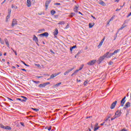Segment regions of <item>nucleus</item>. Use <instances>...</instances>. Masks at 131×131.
Listing matches in <instances>:
<instances>
[{
  "label": "nucleus",
  "instance_id": "f257e3e1",
  "mask_svg": "<svg viewBox=\"0 0 131 131\" xmlns=\"http://www.w3.org/2000/svg\"><path fill=\"white\" fill-rule=\"evenodd\" d=\"M109 54H110L109 52H106L105 54H104L103 56L99 57V58L98 60V63L100 64V63L102 62V61H103V60H104V59H105V58H107V56H108V55H109Z\"/></svg>",
  "mask_w": 131,
  "mask_h": 131
},
{
  "label": "nucleus",
  "instance_id": "f03ea898",
  "mask_svg": "<svg viewBox=\"0 0 131 131\" xmlns=\"http://www.w3.org/2000/svg\"><path fill=\"white\" fill-rule=\"evenodd\" d=\"M61 72H58L54 74H52L50 76V78H48L47 80H51V79L54 78V77H56V76H57V75H59V74H60Z\"/></svg>",
  "mask_w": 131,
  "mask_h": 131
},
{
  "label": "nucleus",
  "instance_id": "7ed1b4c3",
  "mask_svg": "<svg viewBox=\"0 0 131 131\" xmlns=\"http://www.w3.org/2000/svg\"><path fill=\"white\" fill-rule=\"evenodd\" d=\"M97 62V60L93 59L87 63L88 65H89L90 66H93V65H94L95 63Z\"/></svg>",
  "mask_w": 131,
  "mask_h": 131
},
{
  "label": "nucleus",
  "instance_id": "20e7f679",
  "mask_svg": "<svg viewBox=\"0 0 131 131\" xmlns=\"http://www.w3.org/2000/svg\"><path fill=\"white\" fill-rule=\"evenodd\" d=\"M121 115V111L118 110L115 113V116H116V118H118Z\"/></svg>",
  "mask_w": 131,
  "mask_h": 131
},
{
  "label": "nucleus",
  "instance_id": "39448f33",
  "mask_svg": "<svg viewBox=\"0 0 131 131\" xmlns=\"http://www.w3.org/2000/svg\"><path fill=\"white\" fill-rule=\"evenodd\" d=\"M17 24H18V21H17V19H13L11 24L12 27H14L15 25H17Z\"/></svg>",
  "mask_w": 131,
  "mask_h": 131
},
{
  "label": "nucleus",
  "instance_id": "423d86ee",
  "mask_svg": "<svg viewBox=\"0 0 131 131\" xmlns=\"http://www.w3.org/2000/svg\"><path fill=\"white\" fill-rule=\"evenodd\" d=\"M33 39L34 40V41H35L37 46H39V44H38V38L36 37V36H35V35H34Z\"/></svg>",
  "mask_w": 131,
  "mask_h": 131
},
{
  "label": "nucleus",
  "instance_id": "0eeeda50",
  "mask_svg": "<svg viewBox=\"0 0 131 131\" xmlns=\"http://www.w3.org/2000/svg\"><path fill=\"white\" fill-rule=\"evenodd\" d=\"M116 104H117V101H115L113 102L111 105V109H114V108H115V106H116Z\"/></svg>",
  "mask_w": 131,
  "mask_h": 131
},
{
  "label": "nucleus",
  "instance_id": "6e6552de",
  "mask_svg": "<svg viewBox=\"0 0 131 131\" xmlns=\"http://www.w3.org/2000/svg\"><path fill=\"white\" fill-rule=\"evenodd\" d=\"M52 0H47L45 4V7H46V9L48 10V7H49V5L51 3Z\"/></svg>",
  "mask_w": 131,
  "mask_h": 131
},
{
  "label": "nucleus",
  "instance_id": "1a4fd4ad",
  "mask_svg": "<svg viewBox=\"0 0 131 131\" xmlns=\"http://www.w3.org/2000/svg\"><path fill=\"white\" fill-rule=\"evenodd\" d=\"M74 69V67L71 68L70 70H68L66 71V72L64 73V75H67V74H68V73H69L70 72H71V71H72V70H73Z\"/></svg>",
  "mask_w": 131,
  "mask_h": 131
},
{
  "label": "nucleus",
  "instance_id": "9d476101",
  "mask_svg": "<svg viewBox=\"0 0 131 131\" xmlns=\"http://www.w3.org/2000/svg\"><path fill=\"white\" fill-rule=\"evenodd\" d=\"M126 97H124L122 100L121 101V106L122 107H123V106H124V103H125V99H126Z\"/></svg>",
  "mask_w": 131,
  "mask_h": 131
},
{
  "label": "nucleus",
  "instance_id": "9b49d317",
  "mask_svg": "<svg viewBox=\"0 0 131 131\" xmlns=\"http://www.w3.org/2000/svg\"><path fill=\"white\" fill-rule=\"evenodd\" d=\"M104 40H105V37H103V38L101 40L99 45L98 46V48H101V46H102V45H103V42H104Z\"/></svg>",
  "mask_w": 131,
  "mask_h": 131
},
{
  "label": "nucleus",
  "instance_id": "f8f14e48",
  "mask_svg": "<svg viewBox=\"0 0 131 131\" xmlns=\"http://www.w3.org/2000/svg\"><path fill=\"white\" fill-rule=\"evenodd\" d=\"M39 36H46V37H47V36H49V33L45 32L44 33L40 34Z\"/></svg>",
  "mask_w": 131,
  "mask_h": 131
},
{
  "label": "nucleus",
  "instance_id": "ddd939ff",
  "mask_svg": "<svg viewBox=\"0 0 131 131\" xmlns=\"http://www.w3.org/2000/svg\"><path fill=\"white\" fill-rule=\"evenodd\" d=\"M79 8V6L77 5L75 6V8H74V11L76 13H77L78 12V8Z\"/></svg>",
  "mask_w": 131,
  "mask_h": 131
},
{
  "label": "nucleus",
  "instance_id": "4468645a",
  "mask_svg": "<svg viewBox=\"0 0 131 131\" xmlns=\"http://www.w3.org/2000/svg\"><path fill=\"white\" fill-rule=\"evenodd\" d=\"M27 6L29 7L31 6V0H27Z\"/></svg>",
  "mask_w": 131,
  "mask_h": 131
},
{
  "label": "nucleus",
  "instance_id": "2eb2a0df",
  "mask_svg": "<svg viewBox=\"0 0 131 131\" xmlns=\"http://www.w3.org/2000/svg\"><path fill=\"white\" fill-rule=\"evenodd\" d=\"M128 107H130V103L129 102H127L125 105V108H128Z\"/></svg>",
  "mask_w": 131,
  "mask_h": 131
},
{
  "label": "nucleus",
  "instance_id": "dca6fc26",
  "mask_svg": "<svg viewBox=\"0 0 131 131\" xmlns=\"http://www.w3.org/2000/svg\"><path fill=\"white\" fill-rule=\"evenodd\" d=\"M5 41L6 46H7V47L9 48L10 47V44L9 43V40H8V39L5 38Z\"/></svg>",
  "mask_w": 131,
  "mask_h": 131
},
{
  "label": "nucleus",
  "instance_id": "f3484780",
  "mask_svg": "<svg viewBox=\"0 0 131 131\" xmlns=\"http://www.w3.org/2000/svg\"><path fill=\"white\" fill-rule=\"evenodd\" d=\"M24 99H21V102H26L27 101V98L25 96H21Z\"/></svg>",
  "mask_w": 131,
  "mask_h": 131
},
{
  "label": "nucleus",
  "instance_id": "a211bd4d",
  "mask_svg": "<svg viewBox=\"0 0 131 131\" xmlns=\"http://www.w3.org/2000/svg\"><path fill=\"white\" fill-rule=\"evenodd\" d=\"M47 85V84H45L44 83H42V84H40L39 85H38V87L39 88H45V86H46Z\"/></svg>",
  "mask_w": 131,
  "mask_h": 131
},
{
  "label": "nucleus",
  "instance_id": "6ab92c4d",
  "mask_svg": "<svg viewBox=\"0 0 131 131\" xmlns=\"http://www.w3.org/2000/svg\"><path fill=\"white\" fill-rule=\"evenodd\" d=\"M73 16H75V13L72 12L70 13V15H69V17H70V18H72Z\"/></svg>",
  "mask_w": 131,
  "mask_h": 131
},
{
  "label": "nucleus",
  "instance_id": "aec40b11",
  "mask_svg": "<svg viewBox=\"0 0 131 131\" xmlns=\"http://www.w3.org/2000/svg\"><path fill=\"white\" fill-rule=\"evenodd\" d=\"M58 33H59V32H58V29H55V31L54 32V35H58Z\"/></svg>",
  "mask_w": 131,
  "mask_h": 131
},
{
  "label": "nucleus",
  "instance_id": "412c9836",
  "mask_svg": "<svg viewBox=\"0 0 131 131\" xmlns=\"http://www.w3.org/2000/svg\"><path fill=\"white\" fill-rule=\"evenodd\" d=\"M94 25H95V23H90L89 24V28H93L94 27Z\"/></svg>",
  "mask_w": 131,
  "mask_h": 131
},
{
  "label": "nucleus",
  "instance_id": "4be33fe9",
  "mask_svg": "<svg viewBox=\"0 0 131 131\" xmlns=\"http://www.w3.org/2000/svg\"><path fill=\"white\" fill-rule=\"evenodd\" d=\"M57 24L58 25H64V24H65V21H59V23H58Z\"/></svg>",
  "mask_w": 131,
  "mask_h": 131
},
{
  "label": "nucleus",
  "instance_id": "5701e85b",
  "mask_svg": "<svg viewBox=\"0 0 131 131\" xmlns=\"http://www.w3.org/2000/svg\"><path fill=\"white\" fill-rule=\"evenodd\" d=\"M99 5H101V6H106V4L103 1H101L100 2H99Z\"/></svg>",
  "mask_w": 131,
  "mask_h": 131
},
{
  "label": "nucleus",
  "instance_id": "b1692460",
  "mask_svg": "<svg viewBox=\"0 0 131 131\" xmlns=\"http://www.w3.org/2000/svg\"><path fill=\"white\" fill-rule=\"evenodd\" d=\"M113 55H114V53H110V55H107L106 58H111V57H112V56H113Z\"/></svg>",
  "mask_w": 131,
  "mask_h": 131
},
{
  "label": "nucleus",
  "instance_id": "393cba45",
  "mask_svg": "<svg viewBox=\"0 0 131 131\" xmlns=\"http://www.w3.org/2000/svg\"><path fill=\"white\" fill-rule=\"evenodd\" d=\"M5 129H8L9 130H11L12 129V128L9 126H6L5 128H4Z\"/></svg>",
  "mask_w": 131,
  "mask_h": 131
},
{
  "label": "nucleus",
  "instance_id": "a878e982",
  "mask_svg": "<svg viewBox=\"0 0 131 131\" xmlns=\"http://www.w3.org/2000/svg\"><path fill=\"white\" fill-rule=\"evenodd\" d=\"M10 17H11V14H8L6 17V22H8V19H10Z\"/></svg>",
  "mask_w": 131,
  "mask_h": 131
},
{
  "label": "nucleus",
  "instance_id": "bb28decb",
  "mask_svg": "<svg viewBox=\"0 0 131 131\" xmlns=\"http://www.w3.org/2000/svg\"><path fill=\"white\" fill-rule=\"evenodd\" d=\"M51 15H55V14H56V11L54 10H51Z\"/></svg>",
  "mask_w": 131,
  "mask_h": 131
},
{
  "label": "nucleus",
  "instance_id": "cd10ccee",
  "mask_svg": "<svg viewBox=\"0 0 131 131\" xmlns=\"http://www.w3.org/2000/svg\"><path fill=\"white\" fill-rule=\"evenodd\" d=\"M120 50L119 49H118L117 50H115L113 53H114V55L115 54H117V53H118V52H119Z\"/></svg>",
  "mask_w": 131,
  "mask_h": 131
},
{
  "label": "nucleus",
  "instance_id": "c85d7f7f",
  "mask_svg": "<svg viewBox=\"0 0 131 131\" xmlns=\"http://www.w3.org/2000/svg\"><path fill=\"white\" fill-rule=\"evenodd\" d=\"M75 48H76V46H73V47H71L70 48V51H72L73 49H75Z\"/></svg>",
  "mask_w": 131,
  "mask_h": 131
},
{
  "label": "nucleus",
  "instance_id": "c756f323",
  "mask_svg": "<svg viewBox=\"0 0 131 131\" xmlns=\"http://www.w3.org/2000/svg\"><path fill=\"white\" fill-rule=\"evenodd\" d=\"M99 128H100V126H98V127H94V131L98 130V129H99Z\"/></svg>",
  "mask_w": 131,
  "mask_h": 131
},
{
  "label": "nucleus",
  "instance_id": "7c9ffc66",
  "mask_svg": "<svg viewBox=\"0 0 131 131\" xmlns=\"http://www.w3.org/2000/svg\"><path fill=\"white\" fill-rule=\"evenodd\" d=\"M60 84H62V82H59L55 85V86H59Z\"/></svg>",
  "mask_w": 131,
  "mask_h": 131
},
{
  "label": "nucleus",
  "instance_id": "2f4dec72",
  "mask_svg": "<svg viewBox=\"0 0 131 131\" xmlns=\"http://www.w3.org/2000/svg\"><path fill=\"white\" fill-rule=\"evenodd\" d=\"M124 27H125V25H123L122 26V27L120 28V30H122V29H123V28H124Z\"/></svg>",
  "mask_w": 131,
  "mask_h": 131
},
{
  "label": "nucleus",
  "instance_id": "473e14b6",
  "mask_svg": "<svg viewBox=\"0 0 131 131\" xmlns=\"http://www.w3.org/2000/svg\"><path fill=\"white\" fill-rule=\"evenodd\" d=\"M0 42L2 45H4V43H5V42L2 40V38H0Z\"/></svg>",
  "mask_w": 131,
  "mask_h": 131
},
{
  "label": "nucleus",
  "instance_id": "72a5a7b5",
  "mask_svg": "<svg viewBox=\"0 0 131 131\" xmlns=\"http://www.w3.org/2000/svg\"><path fill=\"white\" fill-rule=\"evenodd\" d=\"M21 63H23V64H24L25 66H27L28 67V66H29L27 65V64H26L24 61L21 60Z\"/></svg>",
  "mask_w": 131,
  "mask_h": 131
},
{
  "label": "nucleus",
  "instance_id": "f704fd0d",
  "mask_svg": "<svg viewBox=\"0 0 131 131\" xmlns=\"http://www.w3.org/2000/svg\"><path fill=\"white\" fill-rule=\"evenodd\" d=\"M11 12H12V10H11V9H8V15H11Z\"/></svg>",
  "mask_w": 131,
  "mask_h": 131
},
{
  "label": "nucleus",
  "instance_id": "c9c22d12",
  "mask_svg": "<svg viewBox=\"0 0 131 131\" xmlns=\"http://www.w3.org/2000/svg\"><path fill=\"white\" fill-rule=\"evenodd\" d=\"M115 16H113L111 17V18L109 20V22H111V21H112V20H113V19H114V17Z\"/></svg>",
  "mask_w": 131,
  "mask_h": 131
},
{
  "label": "nucleus",
  "instance_id": "e433bc0d",
  "mask_svg": "<svg viewBox=\"0 0 131 131\" xmlns=\"http://www.w3.org/2000/svg\"><path fill=\"white\" fill-rule=\"evenodd\" d=\"M33 82H34V83L38 84V83H39V81L33 80Z\"/></svg>",
  "mask_w": 131,
  "mask_h": 131
},
{
  "label": "nucleus",
  "instance_id": "4c0bfd02",
  "mask_svg": "<svg viewBox=\"0 0 131 131\" xmlns=\"http://www.w3.org/2000/svg\"><path fill=\"white\" fill-rule=\"evenodd\" d=\"M54 5L55 6H61V4L60 3H55Z\"/></svg>",
  "mask_w": 131,
  "mask_h": 131
},
{
  "label": "nucleus",
  "instance_id": "58836bf2",
  "mask_svg": "<svg viewBox=\"0 0 131 131\" xmlns=\"http://www.w3.org/2000/svg\"><path fill=\"white\" fill-rule=\"evenodd\" d=\"M32 110H34V111H36V112H37V111L39 110L38 108H32Z\"/></svg>",
  "mask_w": 131,
  "mask_h": 131
},
{
  "label": "nucleus",
  "instance_id": "ea45409f",
  "mask_svg": "<svg viewBox=\"0 0 131 131\" xmlns=\"http://www.w3.org/2000/svg\"><path fill=\"white\" fill-rule=\"evenodd\" d=\"M116 118H117L116 116H114L113 118H111V120H114V119H116Z\"/></svg>",
  "mask_w": 131,
  "mask_h": 131
},
{
  "label": "nucleus",
  "instance_id": "a19ab883",
  "mask_svg": "<svg viewBox=\"0 0 131 131\" xmlns=\"http://www.w3.org/2000/svg\"><path fill=\"white\" fill-rule=\"evenodd\" d=\"M35 66H37V67H38V68H40V64L35 63Z\"/></svg>",
  "mask_w": 131,
  "mask_h": 131
},
{
  "label": "nucleus",
  "instance_id": "79ce46f5",
  "mask_svg": "<svg viewBox=\"0 0 131 131\" xmlns=\"http://www.w3.org/2000/svg\"><path fill=\"white\" fill-rule=\"evenodd\" d=\"M78 71H79V70H76L74 72V73L75 74V75L76 74V73H77V72H78Z\"/></svg>",
  "mask_w": 131,
  "mask_h": 131
},
{
  "label": "nucleus",
  "instance_id": "37998d69",
  "mask_svg": "<svg viewBox=\"0 0 131 131\" xmlns=\"http://www.w3.org/2000/svg\"><path fill=\"white\" fill-rule=\"evenodd\" d=\"M88 84V81H85L83 83L84 85H86Z\"/></svg>",
  "mask_w": 131,
  "mask_h": 131
},
{
  "label": "nucleus",
  "instance_id": "c03bdc74",
  "mask_svg": "<svg viewBox=\"0 0 131 131\" xmlns=\"http://www.w3.org/2000/svg\"><path fill=\"white\" fill-rule=\"evenodd\" d=\"M68 28H69V24H68L67 26L65 27L66 29H67Z\"/></svg>",
  "mask_w": 131,
  "mask_h": 131
},
{
  "label": "nucleus",
  "instance_id": "a18cd8bd",
  "mask_svg": "<svg viewBox=\"0 0 131 131\" xmlns=\"http://www.w3.org/2000/svg\"><path fill=\"white\" fill-rule=\"evenodd\" d=\"M112 64H113V61H110L108 63V65H112Z\"/></svg>",
  "mask_w": 131,
  "mask_h": 131
},
{
  "label": "nucleus",
  "instance_id": "49530a36",
  "mask_svg": "<svg viewBox=\"0 0 131 131\" xmlns=\"http://www.w3.org/2000/svg\"><path fill=\"white\" fill-rule=\"evenodd\" d=\"M1 127L2 128H5V126H4V125H1Z\"/></svg>",
  "mask_w": 131,
  "mask_h": 131
},
{
  "label": "nucleus",
  "instance_id": "de8ad7c7",
  "mask_svg": "<svg viewBox=\"0 0 131 131\" xmlns=\"http://www.w3.org/2000/svg\"><path fill=\"white\" fill-rule=\"evenodd\" d=\"M82 68H83V66H82L81 67H80V68H79V69L78 70L79 71H80V70H81L82 69Z\"/></svg>",
  "mask_w": 131,
  "mask_h": 131
},
{
  "label": "nucleus",
  "instance_id": "09e8293b",
  "mask_svg": "<svg viewBox=\"0 0 131 131\" xmlns=\"http://www.w3.org/2000/svg\"><path fill=\"white\" fill-rule=\"evenodd\" d=\"M91 17L94 19V20H97V18L95 17V16L91 15Z\"/></svg>",
  "mask_w": 131,
  "mask_h": 131
},
{
  "label": "nucleus",
  "instance_id": "8fccbe9b",
  "mask_svg": "<svg viewBox=\"0 0 131 131\" xmlns=\"http://www.w3.org/2000/svg\"><path fill=\"white\" fill-rule=\"evenodd\" d=\"M16 100L17 101H22V99L21 98H17Z\"/></svg>",
  "mask_w": 131,
  "mask_h": 131
},
{
  "label": "nucleus",
  "instance_id": "3c124183",
  "mask_svg": "<svg viewBox=\"0 0 131 131\" xmlns=\"http://www.w3.org/2000/svg\"><path fill=\"white\" fill-rule=\"evenodd\" d=\"M121 131H127V130H126V129L125 128H123L122 130H121Z\"/></svg>",
  "mask_w": 131,
  "mask_h": 131
},
{
  "label": "nucleus",
  "instance_id": "603ef678",
  "mask_svg": "<svg viewBox=\"0 0 131 131\" xmlns=\"http://www.w3.org/2000/svg\"><path fill=\"white\" fill-rule=\"evenodd\" d=\"M8 31H10V32H14V30H8Z\"/></svg>",
  "mask_w": 131,
  "mask_h": 131
},
{
  "label": "nucleus",
  "instance_id": "864d4df0",
  "mask_svg": "<svg viewBox=\"0 0 131 131\" xmlns=\"http://www.w3.org/2000/svg\"><path fill=\"white\" fill-rule=\"evenodd\" d=\"M99 125V124L98 123H96L95 125V127H97V126Z\"/></svg>",
  "mask_w": 131,
  "mask_h": 131
},
{
  "label": "nucleus",
  "instance_id": "5fc2aeb1",
  "mask_svg": "<svg viewBox=\"0 0 131 131\" xmlns=\"http://www.w3.org/2000/svg\"><path fill=\"white\" fill-rule=\"evenodd\" d=\"M20 124H21V125H22L23 126H24V123H23V122H20Z\"/></svg>",
  "mask_w": 131,
  "mask_h": 131
},
{
  "label": "nucleus",
  "instance_id": "6e6d98bb",
  "mask_svg": "<svg viewBox=\"0 0 131 131\" xmlns=\"http://www.w3.org/2000/svg\"><path fill=\"white\" fill-rule=\"evenodd\" d=\"M36 77H37V78H41V77H42V76H37Z\"/></svg>",
  "mask_w": 131,
  "mask_h": 131
},
{
  "label": "nucleus",
  "instance_id": "4d7b16f0",
  "mask_svg": "<svg viewBox=\"0 0 131 131\" xmlns=\"http://www.w3.org/2000/svg\"><path fill=\"white\" fill-rule=\"evenodd\" d=\"M11 8L12 9H14V8H15V6H14V5H12Z\"/></svg>",
  "mask_w": 131,
  "mask_h": 131
},
{
  "label": "nucleus",
  "instance_id": "13d9d810",
  "mask_svg": "<svg viewBox=\"0 0 131 131\" xmlns=\"http://www.w3.org/2000/svg\"><path fill=\"white\" fill-rule=\"evenodd\" d=\"M51 129H52V126H50V127L48 128V130H51Z\"/></svg>",
  "mask_w": 131,
  "mask_h": 131
},
{
  "label": "nucleus",
  "instance_id": "bf43d9fd",
  "mask_svg": "<svg viewBox=\"0 0 131 131\" xmlns=\"http://www.w3.org/2000/svg\"><path fill=\"white\" fill-rule=\"evenodd\" d=\"M118 11H120V9H117L116 10V12H118Z\"/></svg>",
  "mask_w": 131,
  "mask_h": 131
},
{
  "label": "nucleus",
  "instance_id": "052dcab7",
  "mask_svg": "<svg viewBox=\"0 0 131 131\" xmlns=\"http://www.w3.org/2000/svg\"><path fill=\"white\" fill-rule=\"evenodd\" d=\"M8 100H10V101H13V99L8 97Z\"/></svg>",
  "mask_w": 131,
  "mask_h": 131
},
{
  "label": "nucleus",
  "instance_id": "680f3d73",
  "mask_svg": "<svg viewBox=\"0 0 131 131\" xmlns=\"http://www.w3.org/2000/svg\"><path fill=\"white\" fill-rule=\"evenodd\" d=\"M44 83L46 84V85H47V84H50V82H46V83Z\"/></svg>",
  "mask_w": 131,
  "mask_h": 131
},
{
  "label": "nucleus",
  "instance_id": "e2e57ef3",
  "mask_svg": "<svg viewBox=\"0 0 131 131\" xmlns=\"http://www.w3.org/2000/svg\"><path fill=\"white\" fill-rule=\"evenodd\" d=\"M21 70L23 71H26V70H25V69H21Z\"/></svg>",
  "mask_w": 131,
  "mask_h": 131
},
{
  "label": "nucleus",
  "instance_id": "0e129e2a",
  "mask_svg": "<svg viewBox=\"0 0 131 131\" xmlns=\"http://www.w3.org/2000/svg\"><path fill=\"white\" fill-rule=\"evenodd\" d=\"M86 118V119H88V118H92V116L87 117Z\"/></svg>",
  "mask_w": 131,
  "mask_h": 131
},
{
  "label": "nucleus",
  "instance_id": "69168bd1",
  "mask_svg": "<svg viewBox=\"0 0 131 131\" xmlns=\"http://www.w3.org/2000/svg\"><path fill=\"white\" fill-rule=\"evenodd\" d=\"M3 62H6V60L5 59H2Z\"/></svg>",
  "mask_w": 131,
  "mask_h": 131
},
{
  "label": "nucleus",
  "instance_id": "338daca9",
  "mask_svg": "<svg viewBox=\"0 0 131 131\" xmlns=\"http://www.w3.org/2000/svg\"><path fill=\"white\" fill-rule=\"evenodd\" d=\"M73 75H75V74L74 73H73V74H72L71 76H73Z\"/></svg>",
  "mask_w": 131,
  "mask_h": 131
},
{
  "label": "nucleus",
  "instance_id": "774afa93",
  "mask_svg": "<svg viewBox=\"0 0 131 131\" xmlns=\"http://www.w3.org/2000/svg\"><path fill=\"white\" fill-rule=\"evenodd\" d=\"M104 123H105V122H103V123L100 124V125H104Z\"/></svg>",
  "mask_w": 131,
  "mask_h": 131
}]
</instances>
